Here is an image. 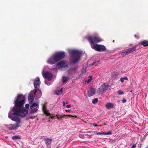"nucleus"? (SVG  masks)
<instances>
[{
    "instance_id": "f257e3e1",
    "label": "nucleus",
    "mask_w": 148,
    "mask_h": 148,
    "mask_svg": "<svg viewBox=\"0 0 148 148\" xmlns=\"http://www.w3.org/2000/svg\"><path fill=\"white\" fill-rule=\"evenodd\" d=\"M25 101V97L22 94H18L14 100V106L12 109L15 115L24 117L27 114V110L23 108Z\"/></svg>"
},
{
    "instance_id": "f03ea898",
    "label": "nucleus",
    "mask_w": 148,
    "mask_h": 148,
    "mask_svg": "<svg viewBox=\"0 0 148 148\" xmlns=\"http://www.w3.org/2000/svg\"><path fill=\"white\" fill-rule=\"evenodd\" d=\"M86 38L91 45V47L92 49L98 51H103L106 50V48L103 45L98 44L94 45L95 43L102 41V40L100 38L97 36H90L86 37Z\"/></svg>"
},
{
    "instance_id": "7ed1b4c3",
    "label": "nucleus",
    "mask_w": 148,
    "mask_h": 148,
    "mask_svg": "<svg viewBox=\"0 0 148 148\" xmlns=\"http://www.w3.org/2000/svg\"><path fill=\"white\" fill-rule=\"evenodd\" d=\"M82 53L81 52L77 50H71L70 51V57L73 64L79 62Z\"/></svg>"
},
{
    "instance_id": "20e7f679",
    "label": "nucleus",
    "mask_w": 148,
    "mask_h": 148,
    "mask_svg": "<svg viewBox=\"0 0 148 148\" xmlns=\"http://www.w3.org/2000/svg\"><path fill=\"white\" fill-rule=\"evenodd\" d=\"M65 56V53L64 52L60 51L56 53L53 55V58L55 61L57 62L63 59Z\"/></svg>"
},
{
    "instance_id": "39448f33",
    "label": "nucleus",
    "mask_w": 148,
    "mask_h": 148,
    "mask_svg": "<svg viewBox=\"0 0 148 148\" xmlns=\"http://www.w3.org/2000/svg\"><path fill=\"white\" fill-rule=\"evenodd\" d=\"M109 87V84L108 83H105L101 85L97 91L99 95L103 93L107 90Z\"/></svg>"
},
{
    "instance_id": "423d86ee",
    "label": "nucleus",
    "mask_w": 148,
    "mask_h": 148,
    "mask_svg": "<svg viewBox=\"0 0 148 148\" xmlns=\"http://www.w3.org/2000/svg\"><path fill=\"white\" fill-rule=\"evenodd\" d=\"M31 111L30 114H33L36 112L38 109V103H34L31 104L30 106Z\"/></svg>"
},
{
    "instance_id": "0eeeda50",
    "label": "nucleus",
    "mask_w": 148,
    "mask_h": 148,
    "mask_svg": "<svg viewBox=\"0 0 148 148\" xmlns=\"http://www.w3.org/2000/svg\"><path fill=\"white\" fill-rule=\"evenodd\" d=\"M58 65L63 68H68L69 67L68 64L66 63V61L64 60H62L59 62Z\"/></svg>"
},
{
    "instance_id": "6e6552de",
    "label": "nucleus",
    "mask_w": 148,
    "mask_h": 148,
    "mask_svg": "<svg viewBox=\"0 0 148 148\" xmlns=\"http://www.w3.org/2000/svg\"><path fill=\"white\" fill-rule=\"evenodd\" d=\"M95 92L96 90L95 88H90L88 91V97H91L95 94Z\"/></svg>"
},
{
    "instance_id": "1a4fd4ad",
    "label": "nucleus",
    "mask_w": 148,
    "mask_h": 148,
    "mask_svg": "<svg viewBox=\"0 0 148 148\" xmlns=\"http://www.w3.org/2000/svg\"><path fill=\"white\" fill-rule=\"evenodd\" d=\"M43 76L49 81L51 80L52 79V74L51 73L48 72L45 73L43 75Z\"/></svg>"
},
{
    "instance_id": "9d476101",
    "label": "nucleus",
    "mask_w": 148,
    "mask_h": 148,
    "mask_svg": "<svg viewBox=\"0 0 148 148\" xmlns=\"http://www.w3.org/2000/svg\"><path fill=\"white\" fill-rule=\"evenodd\" d=\"M44 141L45 142V144L47 146H48L50 145L52 141V139L51 138H45L43 139Z\"/></svg>"
},
{
    "instance_id": "9b49d317",
    "label": "nucleus",
    "mask_w": 148,
    "mask_h": 148,
    "mask_svg": "<svg viewBox=\"0 0 148 148\" xmlns=\"http://www.w3.org/2000/svg\"><path fill=\"white\" fill-rule=\"evenodd\" d=\"M40 80L39 78H37L36 79L34 80V87L35 88L39 86L40 85Z\"/></svg>"
},
{
    "instance_id": "f8f14e48",
    "label": "nucleus",
    "mask_w": 148,
    "mask_h": 148,
    "mask_svg": "<svg viewBox=\"0 0 148 148\" xmlns=\"http://www.w3.org/2000/svg\"><path fill=\"white\" fill-rule=\"evenodd\" d=\"M137 46V45H136L132 46V47L130 48L127 49V51L128 53L129 54L136 51V50Z\"/></svg>"
},
{
    "instance_id": "ddd939ff",
    "label": "nucleus",
    "mask_w": 148,
    "mask_h": 148,
    "mask_svg": "<svg viewBox=\"0 0 148 148\" xmlns=\"http://www.w3.org/2000/svg\"><path fill=\"white\" fill-rule=\"evenodd\" d=\"M47 63L50 64H53L56 62H57L55 61L53 58V56L47 60Z\"/></svg>"
},
{
    "instance_id": "4468645a",
    "label": "nucleus",
    "mask_w": 148,
    "mask_h": 148,
    "mask_svg": "<svg viewBox=\"0 0 148 148\" xmlns=\"http://www.w3.org/2000/svg\"><path fill=\"white\" fill-rule=\"evenodd\" d=\"M19 125L18 124L10 125V130H15L17 129L19 127Z\"/></svg>"
},
{
    "instance_id": "2eb2a0df",
    "label": "nucleus",
    "mask_w": 148,
    "mask_h": 148,
    "mask_svg": "<svg viewBox=\"0 0 148 148\" xmlns=\"http://www.w3.org/2000/svg\"><path fill=\"white\" fill-rule=\"evenodd\" d=\"M11 119L12 121H16V124H18V125H19V124L21 122L20 119L19 118L16 116L12 117L11 118Z\"/></svg>"
},
{
    "instance_id": "dca6fc26",
    "label": "nucleus",
    "mask_w": 148,
    "mask_h": 148,
    "mask_svg": "<svg viewBox=\"0 0 148 148\" xmlns=\"http://www.w3.org/2000/svg\"><path fill=\"white\" fill-rule=\"evenodd\" d=\"M139 44L143 45V46L145 47L148 46V41L147 40L143 41Z\"/></svg>"
},
{
    "instance_id": "f3484780",
    "label": "nucleus",
    "mask_w": 148,
    "mask_h": 148,
    "mask_svg": "<svg viewBox=\"0 0 148 148\" xmlns=\"http://www.w3.org/2000/svg\"><path fill=\"white\" fill-rule=\"evenodd\" d=\"M106 107L108 109H110L114 108V105L110 103H108L106 104Z\"/></svg>"
},
{
    "instance_id": "a211bd4d",
    "label": "nucleus",
    "mask_w": 148,
    "mask_h": 148,
    "mask_svg": "<svg viewBox=\"0 0 148 148\" xmlns=\"http://www.w3.org/2000/svg\"><path fill=\"white\" fill-rule=\"evenodd\" d=\"M34 98L33 96L32 95H29L28 97V100L29 103L30 104H32L34 100Z\"/></svg>"
},
{
    "instance_id": "6ab92c4d",
    "label": "nucleus",
    "mask_w": 148,
    "mask_h": 148,
    "mask_svg": "<svg viewBox=\"0 0 148 148\" xmlns=\"http://www.w3.org/2000/svg\"><path fill=\"white\" fill-rule=\"evenodd\" d=\"M66 116H67L66 115L62 114L60 115L58 114H57L56 115V116L57 117L58 119H60V118H64Z\"/></svg>"
},
{
    "instance_id": "aec40b11",
    "label": "nucleus",
    "mask_w": 148,
    "mask_h": 148,
    "mask_svg": "<svg viewBox=\"0 0 148 148\" xmlns=\"http://www.w3.org/2000/svg\"><path fill=\"white\" fill-rule=\"evenodd\" d=\"M129 54V53H128L127 50H126L121 53V55L123 57L125 56L128 55Z\"/></svg>"
},
{
    "instance_id": "412c9836",
    "label": "nucleus",
    "mask_w": 148,
    "mask_h": 148,
    "mask_svg": "<svg viewBox=\"0 0 148 148\" xmlns=\"http://www.w3.org/2000/svg\"><path fill=\"white\" fill-rule=\"evenodd\" d=\"M12 138L13 140H14L19 139H20V138L19 135H17L13 136L12 137Z\"/></svg>"
},
{
    "instance_id": "4be33fe9",
    "label": "nucleus",
    "mask_w": 148,
    "mask_h": 148,
    "mask_svg": "<svg viewBox=\"0 0 148 148\" xmlns=\"http://www.w3.org/2000/svg\"><path fill=\"white\" fill-rule=\"evenodd\" d=\"M69 78H67L65 76H63L62 77V81L63 83H64L66 82H67L68 80V79H69Z\"/></svg>"
},
{
    "instance_id": "5701e85b",
    "label": "nucleus",
    "mask_w": 148,
    "mask_h": 148,
    "mask_svg": "<svg viewBox=\"0 0 148 148\" xmlns=\"http://www.w3.org/2000/svg\"><path fill=\"white\" fill-rule=\"evenodd\" d=\"M98 101V99L97 98H95L92 100V103L93 104H95L97 103Z\"/></svg>"
},
{
    "instance_id": "b1692460",
    "label": "nucleus",
    "mask_w": 148,
    "mask_h": 148,
    "mask_svg": "<svg viewBox=\"0 0 148 148\" xmlns=\"http://www.w3.org/2000/svg\"><path fill=\"white\" fill-rule=\"evenodd\" d=\"M128 80V78L127 77H123V78H120V80H121V81L122 82H124V80Z\"/></svg>"
},
{
    "instance_id": "393cba45",
    "label": "nucleus",
    "mask_w": 148,
    "mask_h": 148,
    "mask_svg": "<svg viewBox=\"0 0 148 148\" xmlns=\"http://www.w3.org/2000/svg\"><path fill=\"white\" fill-rule=\"evenodd\" d=\"M44 113L47 116H49L50 115V114L49 113L48 111L47 110H46L45 111H43Z\"/></svg>"
},
{
    "instance_id": "a878e982",
    "label": "nucleus",
    "mask_w": 148,
    "mask_h": 148,
    "mask_svg": "<svg viewBox=\"0 0 148 148\" xmlns=\"http://www.w3.org/2000/svg\"><path fill=\"white\" fill-rule=\"evenodd\" d=\"M63 92V90H62V88H61V89L59 91H56V94L59 95V94L60 92Z\"/></svg>"
},
{
    "instance_id": "bb28decb",
    "label": "nucleus",
    "mask_w": 148,
    "mask_h": 148,
    "mask_svg": "<svg viewBox=\"0 0 148 148\" xmlns=\"http://www.w3.org/2000/svg\"><path fill=\"white\" fill-rule=\"evenodd\" d=\"M78 68V66H75L73 68L71 69V70L72 71H75L77 70Z\"/></svg>"
},
{
    "instance_id": "cd10ccee",
    "label": "nucleus",
    "mask_w": 148,
    "mask_h": 148,
    "mask_svg": "<svg viewBox=\"0 0 148 148\" xmlns=\"http://www.w3.org/2000/svg\"><path fill=\"white\" fill-rule=\"evenodd\" d=\"M112 134V132H104V135H111Z\"/></svg>"
},
{
    "instance_id": "c85d7f7f",
    "label": "nucleus",
    "mask_w": 148,
    "mask_h": 148,
    "mask_svg": "<svg viewBox=\"0 0 148 148\" xmlns=\"http://www.w3.org/2000/svg\"><path fill=\"white\" fill-rule=\"evenodd\" d=\"M124 92H123L121 91V90H119L118 91V94L119 95H122L123 94Z\"/></svg>"
},
{
    "instance_id": "c756f323",
    "label": "nucleus",
    "mask_w": 148,
    "mask_h": 148,
    "mask_svg": "<svg viewBox=\"0 0 148 148\" xmlns=\"http://www.w3.org/2000/svg\"><path fill=\"white\" fill-rule=\"evenodd\" d=\"M97 134L99 135H104V132H99L97 133Z\"/></svg>"
},
{
    "instance_id": "7c9ffc66",
    "label": "nucleus",
    "mask_w": 148,
    "mask_h": 148,
    "mask_svg": "<svg viewBox=\"0 0 148 148\" xmlns=\"http://www.w3.org/2000/svg\"><path fill=\"white\" fill-rule=\"evenodd\" d=\"M66 116H69V117H74L75 118L77 117V116L75 115H74V116H73V115H70V114H69V115H67Z\"/></svg>"
},
{
    "instance_id": "2f4dec72",
    "label": "nucleus",
    "mask_w": 148,
    "mask_h": 148,
    "mask_svg": "<svg viewBox=\"0 0 148 148\" xmlns=\"http://www.w3.org/2000/svg\"><path fill=\"white\" fill-rule=\"evenodd\" d=\"M46 109V107L45 105H43L42 106L43 111H45Z\"/></svg>"
},
{
    "instance_id": "473e14b6",
    "label": "nucleus",
    "mask_w": 148,
    "mask_h": 148,
    "mask_svg": "<svg viewBox=\"0 0 148 148\" xmlns=\"http://www.w3.org/2000/svg\"><path fill=\"white\" fill-rule=\"evenodd\" d=\"M37 92V90H32V91H31V92L32 93H34V94H35Z\"/></svg>"
},
{
    "instance_id": "72a5a7b5",
    "label": "nucleus",
    "mask_w": 148,
    "mask_h": 148,
    "mask_svg": "<svg viewBox=\"0 0 148 148\" xmlns=\"http://www.w3.org/2000/svg\"><path fill=\"white\" fill-rule=\"evenodd\" d=\"M99 61H97L94 62L93 64L95 65V66H97V64H98V63L99 62Z\"/></svg>"
},
{
    "instance_id": "f704fd0d",
    "label": "nucleus",
    "mask_w": 148,
    "mask_h": 148,
    "mask_svg": "<svg viewBox=\"0 0 148 148\" xmlns=\"http://www.w3.org/2000/svg\"><path fill=\"white\" fill-rule=\"evenodd\" d=\"M35 117V116H29L27 118V119H34Z\"/></svg>"
},
{
    "instance_id": "c9c22d12",
    "label": "nucleus",
    "mask_w": 148,
    "mask_h": 148,
    "mask_svg": "<svg viewBox=\"0 0 148 148\" xmlns=\"http://www.w3.org/2000/svg\"><path fill=\"white\" fill-rule=\"evenodd\" d=\"M90 79H88V81H87V83H89L91 81V80L92 79V77L90 76Z\"/></svg>"
},
{
    "instance_id": "e433bc0d",
    "label": "nucleus",
    "mask_w": 148,
    "mask_h": 148,
    "mask_svg": "<svg viewBox=\"0 0 148 148\" xmlns=\"http://www.w3.org/2000/svg\"><path fill=\"white\" fill-rule=\"evenodd\" d=\"M29 105L28 103H27V104H26L25 105V107L27 109H28L29 108Z\"/></svg>"
},
{
    "instance_id": "4c0bfd02",
    "label": "nucleus",
    "mask_w": 148,
    "mask_h": 148,
    "mask_svg": "<svg viewBox=\"0 0 148 148\" xmlns=\"http://www.w3.org/2000/svg\"><path fill=\"white\" fill-rule=\"evenodd\" d=\"M73 71H72V70L71 69H69L68 71V74H70L71 72Z\"/></svg>"
},
{
    "instance_id": "58836bf2",
    "label": "nucleus",
    "mask_w": 148,
    "mask_h": 148,
    "mask_svg": "<svg viewBox=\"0 0 148 148\" xmlns=\"http://www.w3.org/2000/svg\"><path fill=\"white\" fill-rule=\"evenodd\" d=\"M127 101V100L126 99H123L122 100V102L123 103H125V102H126Z\"/></svg>"
},
{
    "instance_id": "ea45409f",
    "label": "nucleus",
    "mask_w": 148,
    "mask_h": 148,
    "mask_svg": "<svg viewBox=\"0 0 148 148\" xmlns=\"http://www.w3.org/2000/svg\"><path fill=\"white\" fill-rule=\"evenodd\" d=\"M136 147V145L134 144L132 146L131 148H135Z\"/></svg>"
},
{
    "instance_id": "a19ab883",
    "label": "nucleus",
    "mask_w": 148,
    "mask_h": 148,
    "mask_svg": "<svg viewBox=\"0 0 148 148\" xmlns=\"http://www.w3.org/2000/svg\"><path fill=\"white\" fill-rule=\"evenodd\" d=\"M66 107L67 108H70L71 107V105H67L66 106Z\"/></svg>"
},
{
    "instance_id": "79ce46f5",
    "label": "nucleus",
    "mask_w": 148,
    "mask_h": 148,
    "mask_svg": "<svg viewBox=\"0 0 148 148\" xmlns=\"http://www.w3.org/2000/svg\"><path fill=\"white\" fill-rule=\"evenodd\" d=\"M65 111L66 112H69L71 111L70 110H65Z\"/></svg>"
},
{
    "instance_id": "37998d69",
    "label": "nucleus",
    "mask_w": 148,
    "mask_h": 148,
    "mask_svg": "<svg viewBox=\"0 0 148 148\" xmlns=\"http://www.w3.org/2000/svg\"><path fill=\"white\" fill-rule=\"evenodd\" d=\"M63 106H65V102L64 101H63Z\"/></svg>"
},
{
    "instance_id": "c03bdc74",
    "label": "nucleus",
    "mask_w": 148,
    "mask_h": 148,
    "mask_svg": "<svg viewBox=\"0 0 148 148\" xmlns=\"http://www.w3.org/2000/svg\"><path fill=\"white\" fill-rule=\"evenodd\" d=\"M134 37H136V38H138V36H137L136 35H134Z\"/></svg>"
},
{
    "instance_id": "a18cd8bd",
    "label": "nucleus",
    "mask_w": 148,
    "mask_h": 148,
    "mask_svg": "<svg viewBox=\"0 0 148 148\" xmlns=\"http://www.w3.org/2000/svg\"><path fill=\"white\" fill-rule=\"evenodd\" d=\"M8 117L9 118V112L8 113Z\"/></svg>"
},
{
    "instance_id": "49530a36",
    "label": "nucleus",
    "mask_w": 148,
    "mask_h": 148,
    "mask_svg": "<svg viewBox=\"0 0 148 148\" xmlns=\"http://www.w3.org/2000/svg\"><path fill=\"white\" fill-rule=\"evenodd\" d=\"M51 119H53L54 118V117L52 116L51 117Z\"/></svg>"
},
{
    "instance_id": "de8ad7c7",
    "label": "nucleus",
    "mask_w": 148,
    "mask_h": 148,
    "mask_svg": "<svg viewBox=\"0 0 148 148\" xmlns=\"http://www.w3.org/2000/svg\"><path fill=\"white\" fill-rule=\"evenodd\" d=\"M47 148H50V147L47 146Z\"/></svg>"
},
{
    "instance_id": "09e8293b",
    "label": "nucleus",
    "mask_w": 148,
    "mask_h": 148,
    "mask_svg": "<svg viewBox=\"0 0 148 148\" xmlns=\"http://www.w3.org/2000/svg\"><path fill=\"white\" fill-rule=\"evenodd\" d=\"M38 90L41 93V91L40 90H39V89H38Z\"/></svg>"
},
{
    "instance_id": "8fccbe9b",
    "label": "nucleus",
    "mask_w": 148,
    "mask_h": 148,
    "mask_svg": "<svg viewBox=\"0 0 148 148\" xmlns=\"http://www.w3.org/2000/svg\"><path fill=\"white\" fill-rule=\"evenodd\" d=\"M95 126H97V125H94Z\"/></svg>"
},
{
    "instance_id": "3c124183",
    "label": "nucleus",
    "mask_w": 148,
    "mask_h": 148,
    "mask_svg": "<svg viewBox=\"0 0 148 148\" xmlns=\"http://www.w3.org/2000/svg\"><path fill=\"white\" fill-rule=\"evenodd\" d=\"M113 42H114V40H113Z\"/></svg>"
},
{
    "instance_id": "603ef678",
    "label": "nucleus",
    "mask_w": 148,
    "mask_h": 148,
    "mask_svg": "<svg viewBox=\"0 0 148 148\" xmlns=\"http://www.w3.org/2000/svg\"><path fill=\"white\" fill-rule=\"evenodd\" d=\"M66 104H67L68 103V102H66Z\"/></svg>"
},
{
    "instance_id": "864d4df0",
    "label": "nucleus",
    "mask_w": 148,
    "mask_h": 148,
    "mask_svg": "<svg viewBox=\"0 0 148 148\" xmlns=\"http://www.w3.org/2000/svg\"><path fill=\"white\" fill-rule=\"evenodd\" d=\"M84 72V71H83V72Z\"/></svg>"
},
{
    "instance_id": "5fc2aeb1",
    "label": "nucleus",
    "mask_w": 148,
    "mask_h": 148,
    "mask_svg": "<svg viewBox=\"0 0 148 148\" xmlns=\"http://www.w3.org/2000/svg\"><path fill=\"white\" fill-rule=\"evenodd\" d=\"M84 72V71H83V72Z\"/></svg>"
},
{
    "instance_id": "6e6d98bb",
    "label": "nucleus",
    "mask_w": 148,
    "mask_h": 148,
    "mask_svg": "<svg viewBox=\"0 0 148 148\" xmlns=\"http://www.w3.org/2000/svg\"><path fill=\"white\" fill-rule=\"evenodd\" d=\"M84 72V71H83V72Z\"/></svg>"
},
{
    "instance_id": "4d7b16f0",
    "label": "nucleus",
    "mask_w": 148,
    "mask_h": 148,
    "mask_svg": "<svg viewBox=\"0 0 148 148\" xmlns=\"http://www.w3.org/2000/svg\"><path fill=\"white\" fill-rule=\"evenodd\" d=\"M82 72L83 73V71H82Z\"/></svg>"
},
{
    "instance_id": "13d9d810",
    "label": "nucleus",
    "mask_w": 148,
    "mask_h": 148,
    "mask_svg": "<svg viewBox=\"0 0 148 148\" xmlns=\"http://www.w3.org/2000/svg\"><path fill=\"white\" fill-rule=\"evenodd\" d=\"M95 124H93V125H95Z\"/></svg>"
}]
</instances>
